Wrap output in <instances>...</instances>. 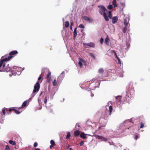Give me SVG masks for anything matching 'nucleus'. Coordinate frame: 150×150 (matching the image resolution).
<instances>
[{"label":"nucleus","mask_w":150,"mask_h":150,"mask_svg":"<svg viewBox=\"0 0 150 150\" xmlns=\"http://www.w3.org/2000/svg\"><path fill=\"white\" fill-rule=\"evenodd\" d=\"M11 57L4 58V56L2 57L0 60V71H6L7 72L10 71L11 69L8 66H6V62L8 61L10 59Z\"/></svg>","instance_id":"f257e3e1"},{"label":"nucleus","mask_w":150,"mask_h":150,"mask_svg":"<svg viewBox=\"0 0 150 150\" xmlns=\"http://www.w3.org/2000/svg\"><path fill=\"white\" fill-rule=\"evenodd\" d=\"M62 77L61 76H59L57 79H54V81L52 82V85L53 86H56L57 85V83H60L62 79Z\"/></svg>","instance_id":"f03ea898"},{"label":"nucleus","mask_w":150,"mask_h":150,"mask_svg":"<svg viewBox=\"0 0 150 150\" xmlns=\"http://www.w3.org/2000/svg\"><path fill=\"white\" fill-rule=\"evenodd\" d=\"M98 7L99 8L98 11L101 15H103L104 13H106L107 10L104 6H98Z\"/></svg>","instance_id":"7ed1b4c3"},{"label":"nucleus","mask_w":150,"mask_h":150,"mask_svg":"<svg viewBox=\"0 0 150 150\" xmlns=\"http://www.w3.org/2000/svg\"><path fill=\"white\" fill-rule=\"evenodd\" d=\"M40 84L39 82H37L35 84L34 86V89L33 91V93H35L38 92L39 90Z\"/></svg>","instance_id":"20e7f679"},{"label":"nucleus","mask_w":150,"mask_h":150,"mask_svg":"<svg viewBox=\"0 0 150 150\" xmlns=\"http://www.w3.org/2000/svg\"><path fill=\"white\" fill-rule=\"evenodd\" d=\"M19 109V110H18L15 109L13 107L11 108H9V112H11V111H13L14 113H15L16 114H20L22 112V110H21V109Z\"/></svg>","instance_id":"39448f33"},{"label":"nucleus","mask_w":150,"mask_h":150,"mask_svg":"<svg viewBox=\"0 0 150 150\" xmlns=\"http://www.w3.org/2000/svg\"><path fill=\"white\" fill-rule=\"evenodd\" d=\"M9 109L4 108L2 109V112L3 115H5L6 113L7 114L10 115L11 114V112H9Z\"/></svg>","instance_id":"423d86ee"},{"label":"nucleus","mask_w":150,"mask_h":150,"mask_svg":"<svg viewBox=\"0 0 150 150\" xmlns=\"http://www.w3.org/2000/svg\"><path fill=\"white\" fill-rule=\"evenodd\" d=\"M18 53V52L16 50H14L13 51H11L10 52L9 54V56L8 57H11L10 59L13 57V55H15L16 54Z\"/></svg>","instance_id":"0eeeda50"},{"label":"nucleus","mask_w":150,"mask_h":150,"mask_svg":"<svg viewBox=\"0 0 150 150\" xmlns=\"http://www.w3.org/2000/svg\"><path fill=\"white\" fill-rule=\"evenodd\" d=\"M79 60L78 64L80 67H82V64H84L85 62L84 60L81 58L79 59Z\"/></svg>","instance_id":"6e6552de"},{"label":"nucleus","mask_w":150,"mask_h":150,"mask_svg":"<svg viewBox=\"0 0 150 150\" xmlns=\"http://www.w3.org/2000/svg\"><path fill=\"white\" fill-rule=\"evenodd\" d=\"M83 45L84 46H88L91 47H94L95 46L94 44L92 42H90L88 43H83Z\"/></svg>","instance_id":"1a4fd4ad"},{"label":"nucleus","mask_w":150,"mask_h":150,"mask_svg":"<svg viewBox=\"0 0 150 150\" xmlns=\"http://www.w3.org/2000/svg\"><path fill=\"white\" fill-rule=\"evenodd\" d=\"M51 72L50 71L47 74L46 77L47 81V82L49 83L50 82V80L51 79Z\"/></svg>","instance_id":"9d476101"},{"label":"nucleus","mask_w":150,"mask_h":150,"mask_svg":"<svg viewBox=\"0 0 150 150\" xmlns=\"http://www.w3.org/2000/svg\"><path fill=\"white\" fill-rule=\"evenodd\" d=\"M83 18L85 21L90 23L92 22L93 21V19H91L90 18L86 16H84Z\"/></svg>","instance_id":"9b49d317"},{"label":"nucleus","mask_w":150,"mask_h":150,"mask_svg":"<svg viewBox=\"0 0 150 150\" xmlns=\"http://www.w3.org/2000/svg\"><path fill=\"white\" fill-rule=\"evenodd\" d=\"M110 40L109 37H108V35H107L106 38L105 40V43L107 45H109Z\"/></svg>","instance_id":"f8f14e48"},{"label":"nucleus","mask_w":150,"mask_h":150,"mask_svg":"<svg viewBox=\"0 0 150 150\" xmlns=\"http://www.w3.org/2000/svg\"><path fill=\"white\" fill-rule=\"evenodd\" d=\"M112 19V22L113 24L116 23L118 20V18L117 16H115L113 17Z\"/></svg>","instance_id":"ddd939ff"},{"label":"nucleus","mask_w":150,"mask_h":150,"mask_svg":"<svg viewBox=\"0 0 150 150\" xmlns=\"http://www.w3.org/2000/svg\"><path fill=\"white\" fill-rule=\"evenodd\" d=\"M27 101L25 100L24 102H23V103L22 105V106L18 108H20V109H22V108H24V107H25L26 106L27 103Z\"/></svg>","instance_id":"4468645a"},{"label":"nucleus","mask_w":150,"mask_h":150,"mask_svg":"<svg viewBox=\"0 0 150 150\" xmlns=\"http://www.w3.org/2000/svg\"><path fill=\"white\" fill-rule=\"evenodd\" d=\"M80 134V132L79 130H75L74 132V135L75 137H78Z\"/></svg>","instance_id":"2eb2a0df"},{"label":"nucleus","mask_w":150,"mask_h":150,"mask_svg":"<svg viewBox=\"0 0 150 150\" xmlns=\"http://www.w3.org/2000/svg\"><path fill=\"white\" fill-rule=\"evenodd\" d=\"M50 144L51 145L50 146V148H52V147L54 146L55 145V142L53 140H51L50 141Z\"/></svg>","instance_id":"dca6fc26"},{"label":"nucleus","mask_w":150,"mask_h":150,"mask_svg":"<svg viewBox=\"0 0 150 150\" xmlns=\"http://www.w3.org/2000/svg\"><path fill=\"white\" fill-rule=\"evenodd\" d=\"M76 30L77 28H76L74 30L73 32V37L74 39L77 35V33H76Z\"/></svg>","instance_id":"f3484780"},{"label":"nucleus","mask_w":150,"mask_h":150,"mask_svg":"<svg viewBox=\"0 0 150 150\" xmlns=\"http://www.w3.org/2000/svg\"><path fill=\"white\" fill-rule=\"evenodd\" d=\"M103 15V16L104 18L106 21H108L109 20L106 13H104Z\"/></svg>","instance_id":"a211bd4d"},{"label":"nucleus","mask_w":150,"mask_h":150,"mask_svg":"<svg viewBox=\"0 0 150 150\" xmlns=\"http://www.w3.org/2000/svg\"><path fill=\"white\" fill-rule=\"evenodd\" d=\"M80 137L83 139H85L86 138V134L83 132H81L80 135Z\"/></svg>","instance_id":"6ab92c4d"},{"label":"nucleus","mask_w":150,"mask_h":150,"mask_svg":"<svg viewBox=\"0 0 150 150\" xmlns=\"http://www.w3.org/2000/svg\"><path fill=\"white\" fill-rule=\"evenodd\" d=\"M129 22L127 21L126 19H125L124 21V24L125 27H127L128 25H129V24L128 23Z\"/></svg>","instance_id":"aec40b11"},{"label":"nucleus","mask_w":150,"mask_h":150,"mask_svg":"<svg viewBox=\"0 0 150 150\" xmlns=\"http://www.w3.org/2000/svg\"><path fill=\"white\" fill-rule=\"evenodd\" d=\"M9 143L12 145H15L16 144V142L15 141H13L12 140H9Z\"/></svg>","instance_id":"412c9836"},{"label":"nucleus","mask_w":150,"mask_h":150,"mask_svg":"<svg viewBox=\"0 0 150 150\" xmlns=\"http://www.w3.org/2000/svg\"><path fill=\"white\" fill-rule=\"evenodd\" d=\"M112 4L114 5L115 7H117V5L116 4V0H113L112 2Z\"/></svg>","instance_id":"4be33fe9"},{"label":"nucleus","mask_w":150,"mask_h":150,"mask_svg":"<svg viewBox=\"0 0 150 150\" xmlns=\"http://www.w3.org/2000/svg\"><path fill=\"white\" fill-rule=\"evenodd\" d=\"M104 71V70L103 68H100L98 70V73L100 74H102Z\"/></svg>","instance_id":"5701e85b"},{"label":"nucleus","mask_w":150,"mask_h":150,"mask_svg":"<svg viewBox=\"0 0 150 150\" xmlns=\"http://www.w3.org/2000/svg\"><path fill=\"white\" fill-rule=\"evenodd\" d=\"M64 25H65V26L66 28H68L69 25V21H66L65 22Z\"/></svg>","instance_id":"b1692460"},{"label":"nucleus","mask_w":150,"mask_h":150,"mask_svg":"<svg viewBox=\"0 0 150 150\" xmlns=\"http://www.w3.org/2000/svg\"><path fill=\"white\" fill-rule=\"evenodd\" d=\"M113 110L112 107V106H110L109 107V110L110 112L109 115H111V113L112 112Z\"/></svg>","instance_id":"393cba45"},{"label":"nucleus","mask_w":150,"mask_h":150,"mask_svg":"<svg viewBox=\"0 0 150 150\" xmlns=\"http://www.w3.org/2000/svg\"><path fill=\"white\" fill-rule=\"evenodd\" d=\"M71 137V134L70 132H68L67 133V134L66 136V138L67 139H69Z\"/></svg>","instance_id":"a878e982"},{"label":"nucleus","mask_w":150,"mask_h":150,"mask_svg":"<svg viewBox=\"0 0 150 150\" xmlns=\"http://www.w3.org/2000/svg\"><path fill=\"white\" fill-rule=\"evenodd\" d=\"M108 17L110 19L112 18V13L110 11H109L108 12Z\"/></svg>","instance_id":"bb28decb"},{"label":"nucleus","mask_w":150,"mask_h":150,"mask_svg":"<svg viewBox=\"0 0 150 150\" xmlns=\"http://www.w3.org/2000/svg\"><path fill=\"white\" fill-rule=\"evenodd\" d=\"M116 99L117 101L120 102L121 100V97L120 96H118L116 97Z\"/></svg>","instance_id":"cd10ccee"},{"label":"nucleus","mask_w":150,"mask_h":150,"mask_svg":"<svg viewBox=\"0 0 150 150\" xmlns=\"http://www.w3.org/2000/svg\"><path fill=\"white\" fill-rule=\"evenodd\" d=\"M127 27H125L122 29V32L124 33H125L127 30Z\"/></svg>","instance_id":"c85d7f7f"},{"label":"nucleus","mask_w":150,"mask_h":150,"mask_svg":"<svg viewBox=\"0 0 150 150\" xmlns=\"http://www.w3.org/2000/svg\"><path fill=\"white\" fill-rule=\"evenodd\" d=\"M113 8V6L112 5H109L108 6V8L110 10L112 9Z\"/></svg>","instance_id":"c756f323"},{"label":"nucleus","mask_w":150,"mask_h":150,"mask_svg":"<svg viewBox=\"0 0 150 150\" xmlns=\"http://www.w3.org/2000/svg\"><path fill=\"white\" fill-rule=\"evenodd\" d=\"M132 119L131 118V119H130L126 120L124 122H132Z\"/></svg>","instance_id":"7c9ffc66"},{"label":"nucleus","mask_w":150,"mask_h":150,"mask_svg":"<svg viewBox=\"0 0 150 150\" xmlns=\"http://www.w3.org/2000/svg\"><path fill=\"white\" fill-rule=\"evenodd\" d=\"M47 97H45V99L44 100V103L46 104L47 103Z\"/></svg>","instance_id":"2f4dec72"},{"label":"nucleus","mask_w":150,"mask_h":150,"mask_svg":"<svg viewBox=\"0 0 150 150\" xmlns=\"http://www.w3.org/2000/svg\"><path fill=\"white\" fill-rule=\"evenodd\" d=\"M103 137H102V136H99V135L97 136V138H98V139H101V140H102Z\"/></svg>","instance_id":"473e14b6"},{"label":"nucleus","mask_w":150,"mask_h":150,"mask_svg":"<svg viewBox=\"0 0 150 150\" xmlns=\"http://www.w3.org/2000/svg\"><path fill=\"white\" fill-rule=\"evenodd\" d=\"M79 27L84 28V26L82 24H81L79 25Z\"/></svg>","instance_id":"72a5a7b5"},{"label":"nucleus","mask_w":150,"mask_h":150,"mask_svg":"<svg viewBox=\"0 0 150 150\" xmlns=\"http://www.w3.org/2000/svg\"><path fill=\"white\" fill-rule=\"evenodd\" d=\"M10 148L8 145H6L5 148V150H10Z\"/></svg>","instance_id":"f704fd0d"},{"label":"nucleus","mask_w":150,"mask_h":150,"mask_svg":"<svg viewBox=\"0 0 150 150\" xmlns=\"http://www.w3.org/2000/svg\"><path fill=\"white\" fill-rule=\"evenodd\" d=\"M84 144L83 141H82L81 142L79 143V145L81 146H82Z\"/></svg>","instance_id":"c9c22d12"},{"label":"nucleus","mask_w":150,"mask_h":150,"mask_svg":"<svg viewBox=\"0 0 150 150\" xmlns=\"http://www.w3.org/2000/svg\"><path fill=\"white\" fill-rule=\"evenodd\" d=\"M107 140H107V138H105V137H103L102 140L106 142V141H107Z\"/></svg>","instance_id":"e433bc0d"},{"label":"nucleus","mask_w":150,"mask_h":150,"mask_svg":"<svg viewBox=\"0 0 150 150\" xmlns=\"http://www.w3.org/2000/svg\"><path fill=\"white\" fill-rule=\"evenodd\" d=\"M104 40L103 38H101L100 40V42L101 44H102Z\"/></svg>","instance_id":"4c0bfd02"},{"label":"nucleus","mask_w":150,"mask_h":150,"mask_svg":"<svg viewBox=\"0 0 150 150\" xmlns=\"http://www.w3.org/2000/svg\"><path fill=\"white\" fill-rule=\"evenodd\" d=\"M38 145V144L37 142H35L34 144V146L35 147H36Z\"/></svg>","instance_id":"58836bf2"},{"label":"nucleus","mask_w":150,"mask_h":150,"mask_svg":"<svg viewBox=\"0 0 150 150\" xmlns=\"http://www.w3.org/2000/svg\"><path fill=\"white\" fill-rule=\"evenodd\" d=\"M90 56L93 57V58L95 59V56L94 55L92 54V53H91L90 54Z\"/></svg>","instance_id":"ea45409f"},{"label":"nucleus","mask_w":150,"mask_h":150,"mask_svg":"<svg viewBox=\"0 0 150 150\" xmlns=\"http://www.w3.org/2000/svg\"><path fill=\"white\" fill-rule=\"evenodd\" d=\"M144 127V124L142 123L141 125L140 128H142Z\"/></svg>","instance_id":"a19ab883"},{"label":"nucleus","mask_w":150,"mask_h":150,"mask_svg":"<svg viewBox=\"0 0 150 150\" xmlns=\"http://www.w3.org/2000/svg\"><path fill=\"white\" fill-rule=\"evenodd\" d=\"M104 114H106L105 113H103L102 114V116H101V117L102 118H104V119H105L107 117H103V115Z\"/></svg>","instance_id":"79ce46f5"},{"label":"nucleus","mask_w":150,"mask_h":150,"mask_svg":"<svg viewBox=\"0 0 150 150\" xmlns=\"http://www.w3.org/2000/svg\"><path fill=\"white\" fill-rule=\"evenodd\" d=\"M118 63L119 64H121V61L120 59L119 58H118Z\"/></svg>","instance_id":"37998d69"},{"label":"nucleus","mask_w":150,"mask_h":150,"mask_svg":"<svg viewBox=\"0 0 150 150\" xmlns=\"http://www.w3.org/2000/svg\"><path fill=\"white\" fill-rule=\"evenodd\" d=\"M112 52H113L114 53L115 56H116V55H117V54L115 51H113Z\"/></svg>","instance_id":"c03bdc74"},{"label":"nucleus","mask_w":150,"mask_h":150,"mask_svg":"<svg viewBox=\"0 0 150 150\" xmlns=\"http://www.w3.org/2000/svg\"><path fill=\"white\" fill-rule=\"evenodd\" d=\"M42 79V77L40 75L38 78V80H40L41 79Z\"/></svg>","instance_id":"a18cd8bd"},{"label":"nucleus","mask_w":150,"mask_h":150,"mask_svg":"<svg viewBox=\"0 0 150 150\" xmlns=\"http://www.w3.org/2000/svg\"><path fill=\"white\" fill-rule=\"evenodd\" d=\"M90 93H91V96L92 97H93V96H94V94H93V93H91V91H90Z\"/></svg>","instance_id":"49530a36"},{"label":"nucleus","mask_w":150,"mask_h":150,"mask_svg":"<svg viewBox=\"0 0 150 150\" xmlns=\"http://www.w3.org/2000/svg\"><path fill=\"white\" fill-rule=\"evenodd\" d=\"M138 138V136L137 135H136L135 136V138L137 139Z\"/></svg>","instance_id":"de8ad7c7"},{"label":"nucleus","mask_w":150,"mask_h":150,"mask_svg":"<svg viewBox=\"0 0 150 150\" xmlns=\"http://www.w3.org/2000/svg\"><path fill=\"white\" fill-rule=\"evenodd\" d=\"M73 22H71V26H72L73 25Z\"/></svg>","instance_id":"09e8293b"},{"label":"nucleus","mask_w":150,"mask_h":150,"mask_svg":"<svg viewBox=\"0 0 150 150\" xmlns=\"http://www.w3.org/2000/svg\"><path fill=\"white\" fill-rule=\"evenodd\" d=\"M116 58H117V59H118V58H119L118 57L117 55H116L115 56Z\"/></svg>","instance_id":"8fccbe9b"},{"label":"nucleus","mask_w":150,"mask_h":150,"mask_svg":"<svg viewBox=\"0 0 150 150\" xmlns=\"http://www.w3.org/2000/svg\"><path fill=\"white\" fill-rule=\"evenodd\" d=\"M34 150H40V149H39L37 148V149H36Z\"/></svg>","instance_id":"3c124183"},{"label":"nucleus","mask_w":150,"mask_h":150,"mask_svg":"<svg viewBox=\"0 0 150 150\" xmlns=\"http://www.w3.org/2000/svg\"><path fill=\"white\" fill-rule=\"evenodd\" d=\"M102 127V126L100 127L99 128V129H101V127Z\"/></svg>","instance_id":"603ef678"},{"label":"nucleus","mask_w":150,"mask_h":150,"mask_svg":"<svg viewBox=\"0 0 150 150\" xmlns=\"http://www.w3.org/2000/svg\"><path fill=\"white\" fill-rule=\"evenodd\" d=\"M124 150H129V149L127 148L126 149H124Z\"/></svg>","instance_id":"864d4df0"},{"label":"nucleus","mask_w":150,"mask_h":150,"mask_svg":"<svg viewBox=\"0 0 150 150\" xmlns=\"http://www.w3.org/2000/svg\"><path fill=\"white\" fill-rule=\"evenodd\" d=\"M70 29L71 30H72V26H70Z\"/></svg>","instance_id":"5fc2aeb1"},{"label":"nucleus","mask_w":150,"mask_h":150,"mask_svg":"<svg viewBox=\"0 0 150 150\" xmlns=\"http://www.w3.org/2000/svg\"><path fill=\"white\" fill-rule=\"evenodd\" d=\"M69 150H72V149L71 148H70V149H69Z\"/></svg>","instance_id":"6e6d98bb"},{"label":"nucleus","mask_w":150,"mask_h":150,"mask_svg":"<svg viewBox=\"0 0 150 150\" xmlns=\"http://www.w3.org/2000/svg\"><path fill=\"white\" fill-rule=\"evenodd\" d=\"M64 71H63L62 73H61V74H63L64 73Z\"/></svg>","instance_id":"4d7b16f0"},{"label":"nucleus","mask_w":150,"mask_h":150,"mask_svg":"<svg viewBox=\"0 0 150 150\" xmlns=\"http://www.w3.org/2000/svg\"><path fill=\"white\" fill-rule=\"evenodd\" d=\"M42 80L41 81V82L42 81Z\"/></svg>","instance_id":"13d9d810"}]
</instances>
